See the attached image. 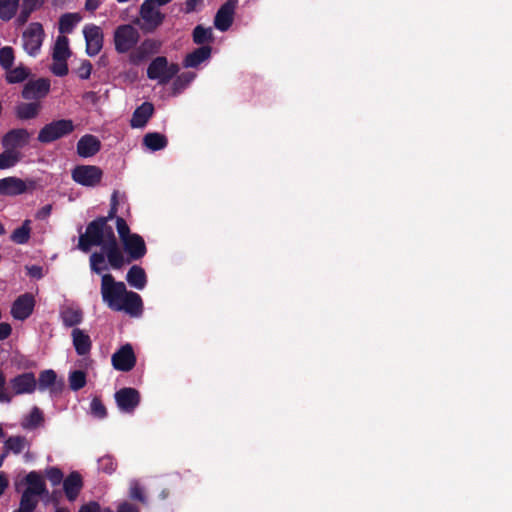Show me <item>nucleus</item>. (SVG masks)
<instances>
[{"label": "nucleus", "instance_id": "obj_2", "mask_svg": "<svg viewBox=\"0 0 512 512\" xmlns=\"http://www.w3.org/2000/svg\"><path fill=\"white\" fill-rule=\"evenodd\" d=\"M102 300L113 311H124L132 317H139L143 312L141 296L126 288L124 282L116 281L110 273L101 277Z\"/></svg>", "mask_w": 512, "mask_h": 512}, {"label": "nucleus", "instance_id": "obj_10", "mask_svg": "<svg viewBox=\"0 0 512 512\" xmlns=\"http://www.w3.org/2000/svg\"><path fill=\"white\" fill-rule=\"evenodd\" d=\"M36 188L34 180H22L17 177H6L0 179V194L4 196H17Z\"/></svg>", "mask_w": 512, "mask_h": 512}, {"label": "nucleus", "instance_id": "obj_43", "mask_svg": "<svg viewBox=\"0 0 512 512\" xmlns=\"http://www.w3.org/2000/svg\"><path fill=\"white\" fill-rule=\"evenodd\" d=\"M193 41L196 44H204L205 42L212 40V31L210 28H204L201 25H197L193 30Z\"/></svg>", "mask_w": 512, "mask_h": 512}, {"label": "nucleus", "instance_id": "obj_20", "mask_svg": "<svg viewBox=\"0 0 512 512\" xmlns=\"http://www.w3.org/2000/svg\"><path fill=\"white\" fill-rule=\"evenodd\" d=\"M101 149L100 140L90 134L82 136L77 142V153L83 158L92 157Z\"/></svg>", "mask_w": 512, "mask_h": 512}, {"label": "nucleus", "instance_id": "obj_61", "mask_svg": "<svg viewBox=\"0 0 512 512\" xmlns=\"http://www.w3.org/2000/svg\"><path fill=\"white\" fill-rule=\"evenodd\" d=\"M9 485L7 476L4 473H0V496L5 492Z\"/></svg>", "mask_w": 512, "mask_h": 512}, {"label": "nucleus", "instance_id": "obj_11", "mask_svg": "<svg viewBox=\"0 0 512 512\" xmlns=\"http://www.w3.org/2000/svg\"><path fill=\"white\" fill-rule=\"evenodd\" d=\"M114 398L120 411L133 413L140 404L141 396L137 389L124 387L115 392Z\"/></svg>", "mask_w": 512, "mask_h": 512}, {"label": "nucleus", "instance_id": "obj_62", "mask_svg": "<svg viewBox=\"0 0 512 512\" xmlns=\"http://www.w3.org/2000/svg\"><path fill=\"white\" fill-rule=\"evenodd\" d=\"M115 204V207L118 208V191H114L111 195V203L110 205Z\"/></svg>", "mask_w": 512, "mask_h": 512}, {"label": "nucleus", "instance_id": "obj_4", "mask_svg": "<svg viewBox=\"0 0 512 512\" xmlns=\"http://www.w3.org/2000/svg\"><path fill=\"white\" fill-rule=\"evenodd\" d=\"M74 129L75 125L71 119L53 120L40 129L37 140L43 144H50L70 135Z\"/></svg>", "mask_w": 512, "mask_h": 512}, {"label": "nucleus", "instance_id": "obj_7", "mask_svg": "<svg viewBox=\"0 0 512 512\" xmlns=\"http://www.w3.org/2000/svg\"><path fill=\"white\" fill-rule=\"evenodd\" d=\"M140 38L139 31L130 24L119 25L114 31L115 50L120 53H127L133 49Z\"/></svg>", "mask_w": 512, "mask_h": 512}, {"label": "nucleus", "instance_id": "obj_31", "mask_svg": "<svg viewBox=\"0 0 512 512\" xmlns=\"http://www.w3.org/2000/svg\"><path fill=\"white\" fill-rule=\"evenodd\" d=\"M31 220L26 219L22 225L16 228L10 235V240L19 245L27 244L31 238Z\"/></svg>", "mask_w": 512, "mask_h": 512}, {"label": "nucleus", "instance_id": "obj_59", "mask_svg": "<svg viewBox=\"0 0 512 512\" xmlns=\"http://www.w3.org/2000/svg\"><path fill=\"white\" fill-rule=\"evenodd\" d=\"M101 5L100 0H86L85 2V9L90 12H94L99 8Z\"/></svg>", "mask_w": 512, "mask_h": 512}, {"label": "nucleus", "instance_id": "obj_15", "mask_svg": "<svg viewBox=\"0 0 512 512\" xmlns=\"http://www.w3.org/2000/svg\"><path fill=\"white\" fill-rule=\"evenodd\" d=\"M14 395L31 394L37 388L34 373L25 372L12 378L9 382Z\"/></svg>", "mask_w": 512, "mask_h": 512}, {"label": "nucleus", "instance_id": "obj_32", "mask_svg": "<svg viewBox=\"0 0 512 512\" xmlns=\"http://www.w3.org/2000/svg\"><path fill=\"white\" fill-rule=\"evenodd\" d=\"M30 69L20 64L16 68L11 67V70H6L5 79L9 84H17L25 81L30 76Z\"/></svg>", "mask_w": 512, "mask_h": 512}, {"label": "nucleus", "instance_id": "obj_48", "mask_svg": "<svg viewBox=\"0 0 512 512\" xmlns=\"http://www.w3.org/2000/svg\"><path fill=\"white\" fill-rule=\"evenodd\" d=\"M129 496L131 499L137 500L143 504H147V498L142 487L138 483H133L131 485Z\"/></svg>", "mask_w": 512, "mask_h": 512}, {"label": "nucleus", "instance_id": "obj_29", "mask_svg": "<svg viewBox=\"0 0 512 512\" xmlns=\"http://www.w3.org/2000/svg\"><path fill=\"white\" fill-rule=\"evenodd\" d=\"M143 145L151 151H159L167 147L168 139L164 134L149 132L143 137Z\"/></svg>", "mask_w": 512, "mask_h": 512}, {"label": "nucleus", "instance_id": "obj_63", "mask_svg": "<svg viewBox=\"0 0 512 512\" xmlns=\"http://www.w3.org/2000/svg\"><path fill=\"white\" fill-rule=\"evenodd\" d=\"M170 495V491L168 489H163L160 494H159V498L161 500H166Z\"/></svg>", "mask_w": 512, "mask_h": 512}, {"label": "nucleus", "instance_id": "obj_64", "mask_svg": "<svg viewBox=\"0 0 512 512\" xmlns=\"http://www.w3.org/2000/svg\"><path fill=\"white\" fill-rule=\"evenodd\" d=\"M9 454L6 453V451L3 449L2 453L0 454V467L3 465L4 460Z\"/></svg>", "mask_w": 512, "mask_h": 512}, {"label": "nucleus", "instance_id": "obj_25", "mask_svg": "<svg viewBox=\"0 0 512 512\" xmlns=\"http://www.w3.org/2000/svg\"><path fill=\"white\" fill-rule=\"evenodd\" d=\"M126 280L131 287L143 290L147 284V275L141 266L133 265L126 274Z\"/></svg>", "mask_w": 512, "mask_h": 512}, {"label": "nucleus", "instance_id": "obj_1", "mask_svg": "<svg viewBox=\"0 0 512 512\" xmlns=\"http://www.w3.org/2000/svg\"><path fill=\"white\" fill-rule=\"evenodd\" d=\"M121 243L123 249L120 247L116 235H113L100 244L101 251H95L89 257L91 271L98 275L102 274L108 269L105 264L106 260L110 268L121 270L125 265L142 259L147 253L145 241L137 233L132 234Z\"/></svg>", "mask_w": 512, "mask_h": 512}, {"label": "nucleus", "instance_id": "obj_13", "mask_svg": "<svg viewBox=\"0 0 512 512\" xmlns=\"http://www.w3.org/2000/svg\"><path fill=\"white\" fill-rule=\"evenodd\" d=\"M113 367L122 372L132 370L136 364V356L130 344L123 345L112 355Z\"/></svg>", "mask_w": 512, "mask_h": 512}, {"label": "nucleus", "instance_id": "obj_45", "mask_svg": "<svg viewBox=\"0 0 512 512\" xmlns=\"http://www.w3.org/2000/svg\"><path fill=\"white\" fill-rule=\"evenodd\" d=\"M45 475L47 479L51 482L53 486L59 485L61 482L64 481L63 472L58 467H49L45 470Z\"/></svg>", "mask_w": 512, "mask_h": 512}, {"label": "nucleus", "instance_id": "obj_42", "mask_svg": "<svg viewBox=\"0 0 512 512\" xmlns=\"http://www.w3.org/2000/svg\"><path fill=\"white\" fill-rule=\"evenodd\" d=\"M86 382V374L82 370H75L69 375V385L73 391L82 389Z\"/></svg>", "mask_w": 512, "mask_h": 512}, {"label": "nucleus", "instance_id": "obj_39", "mask_svg": "<svg viewBox=\"0 0 512 512\" xmlns=\"http://www.w3.org/2000/svg\"><path fill=\"white\" fill-rule=\"evenodd\" d=\"M19 161L18 152L12 149H5L4 152L0 154V169H8L13 167Z\"/></svg>", "mask_w": 512, "mask_h": 512}, {"label": "nucleus", "instance_id": "obj_51", "mask_svg": "<svg viewBox=\"0 0 512 512\" xmlns=\"http://www.w3.org/2000/svg\"><path fill=\"white\" fill-rule=\"evenodd\" d=\"M44 3V0H22L21 7L29 12H34Z\"/></svg>", "mask_w": 512, "mask_h": 512}, {"label": "nucleus", "instance_id": "obj_58", "mask_svg": "<svg viewBox=\"0 0 512 512\" xmlns=\"http://www.w3.org/2000/svg\"><path fill=\"white\" fill-rule=\"evenodd\" d=\"M28 274L31 276V277H34V278H37V279H40L43 277V270H42V267L40 266H37V265H33L31 267L28 268Z\"/></svg>", "mask_w": 512, "mask_h": 512}, {"label": "nucleus", "instance_id": "obj_44", "mask_svg": "<svg viewBox=\"0 0 512 512\" xmlns=\"http://www.w3.org/2000/svg\"><path fill=\"white\" fill-rule=\"evenodd\" d=\"M91 415L98 419H104L107 416V409L100 397L95 396L90 403Z\"/></svg>", "mask_w": 512, "mask_h": 512}, {"label": "nucleus", "instance_id": "obj_9", "mask_svg": "<svg viewBox=\"0 0 512 512\" xmlns=\"http://www.w3.org/2000/svg\"><path fill=\"white\" fill-rule=\"evenodd\" d=\"M157 5V0H145L140 7V16L145 23L146 31H154L165 19V15L157 8Z\"/></svg>", "mask_w": 512, "mask_h": 512}, {"label": "nucleus", "instance_id": "obj_41", "mask_svg": "<svg viewBox=\"0 0 512 512\" xmlns=\"http://www.w3.org/2000/svg\"><path fill=\"white\" fill-rule=\"evenodd\" d=\"M38 505L37 496L23 492L21 495L18 510L22 512H33Z\"/></svg>", "mask_w": 512, "mask_h": 512}, {"label": "nucleus", "instance_id": "obj_22", "mask_svg": "<svg viewBox=\"0 0 512 512\" xmlns=\"http://www.w3.org/2000/svg\"><path fill=\"white\" fill-rule=\"evenodd\" d=\"M23 482L27 485V488L23 491L25 493L42 496L48 493L46 484L41 474L37 471H30L24 478Z\"/></svg>", "mask_w": 512, "mask_h": 512}, {"label": "nucleus", "instance_id": "obj_37", "mask_svg": "<svg viewBox=\"0 0 512 512\" xmlns=\"http://www.w3.org/2000/svg\"><path fill=\"white\" fill-rule=\"evenodd\" d=\"M20 0H0V19L10 21L17 13Z\"/></svg>", "mask_w": 512, "mask_h": 512}, {"label": "nucleus", "instance_id": "obj_57", "mask_svg": "<svg viewBox=\"0 0 512 512\" xmlns=\"http://www.w3.org/2000/svg\"><path fill=\"white\" fill-rule=\"evenodd\" d=\"M117 512H140L139 508L129 502L119 504Z\"/></svg>", "mask_w": 512, "mask_h": 512}, {"label": "nucleus", "instance_id": "obj_52", "mask_svg": "<svg viewBox=\"0 0 512 512\" xmlns=\"http://www.w3.org/2000/svg\"><path fill=\"white\" fill-rule=\"evenodd\" d=\"M12 333V327L7 322L0 323V341H3L10 337Z\"/></svg>", "mask_w": 512, "mask_h": 512}, {"label": "nucleus", "instance_id": "obj_26", "mask_svg": "<svg viewBox=\"0 0 512 512\" xmlns=\"http://www.w3.org/2000/svg\"><path fill=\"white\" fill-rule=\"evenodd\" d=\"M57 381V375L56 372L52 369H47L39 374V378L37 381L38 389L40 391H45L47 389L50 390L51 393L57 392L61 390L62 385L60 384L59 387L56 386Z\"/></svg>", "mask_w": 512, "mask_h": 512}, {"label": "nucleus", "instance_id": "obj_55", "mask_svg": "<svg viewBox=\"0 0 512 512\" xmlns=\"http://www.w3.org/2000/svg\"><path fill=\"white\" fill-rule=\"evenodd\" d=\"M51 212H52V205L47 204V205L43 206L41 209H39L35 216L39 220H44L50 216Z\"/></svg>", "mask_w": 512, "mask_h": 512}, {"label": "nucleus", "instance_id": "obj_36", "mask_svg": "<svg viewBox=\"0 0 512 512\" xmlns=\"http://www.w3.org/2000/svg\"><path fill=\"white\" fill-rule=\"evenodd\" d=\"M63 324L67 327H74L82 322L83 313L80 309L67 307L61 312Z\"/></svg>", "mask_w": 512, "mask_h": 512}, {"label": "nucleus", "instance_id": "obj_12", "mask_svg": "<svg viewBox=\"0 0 512 512\" xmlns=\"http://www.w3.org/2000/svg\"><path fill=\"white\" fill-rule=\"evenodd\" d=\"M83 35L86 42V53L89 56H96L103 47L102 29L95 24H87L83 28Z\"/></svg>", "mask_w": 512, "mask_h": 512}, {"label": "nucleus", "instance_id": "obj_35", "mask_svg": "<svg viewBox=\"0 0 512 512\" xmlns=\"http://www.w3.org/2000/svg\"><path fill=\"white\" fill-rule=\"evenodd\" d=\"M70 56L69 40L66 36H58L52 53L53 60H67Z\"/></svg>", "mask_w": 512, "mask_h": 512}, {"label": "nucleus", "instance_id": "obj_38", "mask_svg": "<svg viewBox=\"0 0 512 512\" xmlns=\"http://www.w3.org/2000/svg\"><path fill=\"white\" fill-rule=\"evenodd\" d=\"M15 61L14 49L11 46H4L0 49V66L6 71L11 70Z\"/></svg>", "mask_w": 512, "mask_h": 512}, {"label": "nucleus", "instance_id": "obj_17", "mask_svg": "<svg viewBox=\"0 0 512 512\" xmlns=\"http://www.w3.org/2000/svg\"><path fill=\"white\" fill-rule=\"evenodd\" d=\"M34 306L35 300L33 295L25 293L13 302L11 315L17 320H25L32 314Z\"/></svg>", "mask_w": 512, "mask_h": 512}, {"label": "nucleus", "instance_id": "obj_34", "mask_svg": "<svg viewBox=\"0 0 512 512\" xmlns=\"http://www.w3.org/2000/svg\"><path fill=\"white\" fill-rule=\"evenodd\" d=\"M44 422L43 412L38 407H33L30 413L25 416L21 422L24 429H35Z\"/></svg>", "mask_w": 512, "mask_h": 512}, {"label": "nucleus", "instance_id": "obj_3", "mask_svg": "<svg viewBox=\"0 0 512 512\" xmlns=\"http://www.w3.org/2000/svg\"><path fill=\"white\" fill-rule=\"evenodd\" d=\"M118 208L115 204L110 205L106 216H99L86 226L84 234L79 236L78 249L84 253L91 250L93 246L102 244L106 239L115 235L113 228L108 224L112 219L117 218Z\"/></svg>", "mask_w": 512, "mask_h": 512}, {"label": "nucleus", "instance_id": "obj_23", "mask_svg": "<svg viewBox=\"0 0 512 512\" xmlns=\"http://www.w3.org/2000/svg\"><path fill=\"white\" fill-rule=\"evenodd\" d=\"M153 113V104L150 102H143L134 110L130 120V126L132 128H143L148 123Z\"/></svg>", "mask_w": 512, "mask_h": 512}, {"label": "nucleus", "instance_id": "obj_40", "mask_svg": "<svg viewBox=\"0 0 512 512\" xmlns=\"http://www.w3.org/2000/svg\"><path fill=\"white\" fill-rule=\"evenodd\" d=\"M117 469V462L111 455H105L98 459V470L108 475L113 474Z\"/></svg>", "mask_w": 512, "mask_h": 512}, {"label": "nucleus", "instance_id": "obj_14", "mask_svg": "<svg viewBox=\"0 0 512 512\" xmlns=\"http://www.w3.org/2000/svg\"><path fill=\"white\" fill-rule=\"evenodd\" d=\"M50 91V81L46 78H39L28 81L22 90V97L26 100H34L38 102L46 97Z\"/></svg>", "mask_w": 512, "mask_h": 512}, {"label": "nucleus", "instance_id": "obj_6", "mask_svg": "<svg viewBox=\"0 0 512 512\" xmlns=\"http://www.w3.org/2000/svg\"><path fill=\"white\" fill-rule=\"evenodd\" d=\"M45 38V31L41 23L32 22L22 33V47L24 51L36 57L41 50Z\"/></svg>", "mask_w": 512, "mask_h": 512}, {"label": "nucleus", "instance_id": "obj_19", "mask_svg": "<svg viewBox=\"0 0 512 512\" xmlns=\"http://www.w3.org/2000/svg\"><path fill=\"white\" fill-rule=\"evenodd\" d=\"M83 486V478L77 471L71 472L63 481V490L69 501L76 500Z\"/></svg>", "mask_w": 512, "mask_h": 512}, {"label": "nucleus", "instance_id": "obj_50", "mask_svg": "<svg viewBox=\"0 0 512 512\" xmlns=\"http://www.w3.org/2000/svg\"><path fill=\"white\" fill-rule=\"evenodd\" d=\"M91 72H92V64L90 61L88 60H84L80 67L78 68V76L83 79V80H86L90 77L91 75Z\"/></svg>", "mask_w": 512, "mask_h": 512}, {"label": "nucleus", "instance_id": "obj_49", "mask_svg": "<svg viewBox=\"0 0 512 512\" xmlns=\"http://www.w3.org/2000/svg\"><path fill=\"white\" fill-rule=\"evenodd\" d=\"M12 396L6 390V377L0 369V402L10 403Z\"/></svg>", "mask_w": 512, "mask_h": 512}, {"label": "nucleus", "instance_id": "obj_28", "mask_svg": "<svg viewBox=\"0 0 512 512\" xmlns=\"http://www.w3.org/2000/svg\"><path fill=\"white\" fill-rule=\"evenodd\" d=\"M73 345L78 355H86L91 350V340L88 334L82 330L75 328L72 331Z\"/></svg>", "mask_w": 512, "mask_h": 512}, {"label": "nucleus", "instance_id": "obj_16", "mask_svg": "<svg viewBox=\"0 0 512 512\" xmlns=\"http://www.w3.org/2000/svg\"><path fill=\"white\" fill-rule=\"evenodd\" d=\"M236 6V0H228L218 9L214 18V25L218 30L224 32L231 27Z\"/></svg>", "mask_w": 512, "mask_h": 512}, {"label": "nucleus", "instance_id": "obj_60", "mask_svg": "<svg viewBox=\"0 0 512 512\" xmlns=\"http://www.w3.org/2000/svg\"><path fill=\"white\" fill-rule=\"evenodd\" d=\"M194 76H195V75H194L193 73H186V74H182V75H180V76L177 78V80L175 81V83H174V84H175V85H177L179 82H182V81H183L185 84H188V83H190V82L193 80Z\"/></svg>", "mask_w": 512, "mask_h": 512}, {"label": "nucleus", "instance_id": "obj_21", "mask_svg": "<svg viewBox=\"0 0 512 512\" xmlns=\"http://www.w3.org/2000/svg\"><path fill=\"white\" fill-rule=\"evenodd\" d=\"M160 43L154 39H145L135 51L130 54V61L139 64L145 61L150 55L159 51Z\"/></svg>", "mask_w": 512, "mask_h": 512}, {"label": "nucleus", "instance_id": "obj_33", "mask_svg": "<svg viewBox=\"0 0 512 512\" xmlns=\"http://www.w3.org/2000/svg\"><path fill=\"white\" fill-rule=\"evenodd\" d=\"M82 17L78 13H65L59 19V32L62 34H69L73 31L74 27L80 22Z\"/></svg>", "mask_w": 512, "mask_h": 512}, {"label": "nucleus", "instance_id": "obj_18", "mask_svg": "<svg viewBox=\"0 0 512 512\" xmlns=\"http://www.w3.org/2000/svg\"><path fill=\"white\" fill-rule=\"evenodd\" d=\"M30 133L24 128L11 129L2 138L1 144L5 149L22 148L29 143Z\"/></svg>", "mask_w": 512, "mask_h": 512}, {"label": "nucleus", "instance_id": "obj_46", "mask_svg": "<svg viewBox=\"0 0 512 512\" xmlns=\"http://www.w3.org/2000/svg\"><path fill=\"white\" fill-rule=\"evenodd\" d=\"M116 229L121 242L133 234L123 217L116 218Z\"/></svg>", "mask_w": 512, "mask_h": 512}, {"label": "nucleus", "instance_id": "obj_56", "mask_svg": "<svg viewBox=\"0 0 512 512\" xmlns=\"http://www.w3.org/2000/svg\"><path fill=\"white\" fill-rule=\"evenodd\" d=\"M30 15H31V12H29L21 7L20 13L18 14V16L16 18L17 25L23 26L24 24H26Z\"/></svg>", "mask_w": 512, "mask_h": 512}, {"label": "nucleus", "instance_id": "obj_24", "mask_svg": "<svg viewBox=\"0 0 512 512\" xmlns=\"http://www.w3.org/2000/svg\"><path fill=\"white\" fill-rule=\"evenodd\" d=\"M212 48L208 45H204L196 48L191 53H188L183 60V65L186 68H196L201 63L210 58Z\"/></svg>", "mask_w": 512, "mask_h": 512}, {"label": "nucleus", "instance_id": "obj_5", "mask_svg": "<svg viewBox=\"0 0 512 512\" xmlns=\"http://www.w3.org/2000/svg\"><path fill=\"white\" fill-rule=\"evenodd\" d=\"M179 72V66L175 63H168L164 56L154 58L147 68V77L151 80H157L159 84L165 85L173 79Z\"/></svg>", "mask_w": 512, "mask_h": 512}, {"label": "nucleus", "instance_id": "obj_47", "mask_svg": "<svg viewBox=\"0 0 512 512\" xmlns=\"http://www.w3.org/2000/svg\"><path fill=\"white\" fill-rule=\"evenodd\" d=\"M67 60H53L51 71L54 75L63 77L68 74Z\"/></svg>", "mask_w": 512, "mask_h": 512}, {"label": "nucleus", "instance_id": "obj_8", "mask_svg": "<svg viewBox=\"0 0 512 512\" xmlns=\"http://www.w3.org/2000/svg\"><path fill=\"white\" fill-rule=\"evenodd\" d=\"M71 176L82 186L94 187L101 182L103 171L94 165H78L72 170Z\"/></svg>", "mask_w": 512, "mask_h": 512}, {"label": "nucleus", "instance_id": "obj_54", "mask_svg": "<svg viewBox=\"0 0 512 512\" xmlns=\"http://www.w3.org/2000/svg\"><path fill=\"white\" fill-rule=\"evenodd\" d=\"M203 0H186L183 11L186 14H190L196 10V7L201 4Z\"/></svg>", "mask_w": 512, "mask_h": 512}, {"label": "nucleus", "instance_id": "obj_53", "mask_svg": "<svg viewBox=\"0 0 512 512\" xmlns=\"http://www.w3.org/2000/svg\"><path fill=\"white\" fill-rule=\"evenodd\" d=\"M78 512H100V504L96 501H91L82 505Z\"/></svg>", "mask_w": 512, "mask_h": 512}, {"label": "nucleus", "instance_id": "obj_27", "mask_svg": "<svg viewBox=\"0 0 512 512\" xmlns=\"http://www.w3.org/2000/svg\"><path fill=\"white\" fill-rule=\"evenodd\" d=\"M30 447V442L25 436L16 435V436H9L5 441L3 445V449L6 451V453H13L15 455L20 454L25 449H28Z\"/></svg>", "mask_w": 512, "mask_h": 512}, {"label": "nucleus", "instance_id": "obj_30", "mask_svg": "<svg viewBox=\"0 0 512 512\" xmlns=\"http://www.w3.org/2000/svg\"><path fill=\"white\" fill-rule=\"evenodd\" d=\"M41 109L39 102L20 103L16 107V116L21 120H30L38 116Z\"/></svg>", "mask_w": 512, "mask_h": 512}]
</instances>
